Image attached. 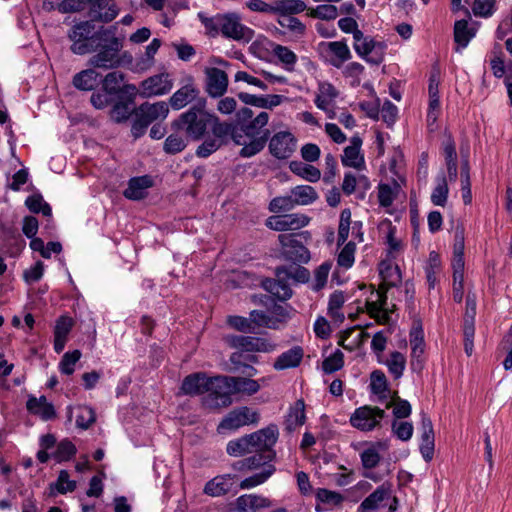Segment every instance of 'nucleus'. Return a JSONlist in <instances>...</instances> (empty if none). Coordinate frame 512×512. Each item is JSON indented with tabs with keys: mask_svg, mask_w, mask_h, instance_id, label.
Returning <instances> with one entry per match:
<instances>
[{
	"mask_svg": "<svg viewBox=\"0 0 512 512\" xmlns=\"http://www.w3.org/2000/svg\"><path fill=\"white\" fill-rule=\"evenodd\" d=\"M116 27L105 28L100 26L96 30L93 20L80 21L74 24L68 32L71 41V51L76 55H85L96 52L101 42H106L109 35L115 33Z\"/></svg>",
	"mask_w": 512,
	"mask_h": 512,
	"instance_id": "obj_1",
	"label": "nucleus"
},
{
	"mask_svg": "<svg viewBox=\"0 0 512 512\" xmlns=\"http://www.w3.org/2000/svg\"><path fill=\"white\" fill-rule=\"evenodd\" d=\"M213 120V114L206 110V99L199 98L186 112L182 113L173 126L193 140L201 139Z\"/></svg>",
	"mask_w": 512,
	"mask_h": 512,
	"instance_id": "obj_2",
	"label": "nucleus"
},
{
	"mask_svg": "<svg viewBox=\"0 0 512 512\" xmlns=\"http://www.w3.org/2000/svg\"><path fill=\"white\" fill-rule=\"evenodd\" d=\"M230 378L226 375L210 377L206 394L202 398L204 407L210 410L222 409L233 403Z\"/></svg>",
	"mask_w": 512,
	"mask_h": 512,
	"instance_id": "obj_3",
	"label": "nucleus"
},
{
	"mask_svg": "<svg viewBox=\"0 0 512 512\" xmlns=\"http://www.w3.org/2000/svg\"><path fill=\"white\" fill-rule=\"evenodd\" d=\"M169 113L168 104L164 101L145 102L134 110V121L131 132L135 138L141 137L147 127L158 120H164Z\"/></svg>",
	"mask_w": 512,
	"mask_h": 512,
	"instance_id": "obj_4",
	"label": "nucleus"
},
{
	"mask_svg": "<svg viewBox=\"0 0 512 512\" xmlns=\"http://www.w3.org/2000/svg\"><path fill=\"white\" fill-rule=\"evenodd\" d=\"M122 48L121 40L113 35L108 36L106 42H101V47L94 52L89 59V65L93 68L112 69L120 64L119 51Z\"/></svg>",
	"mask_w": 512,
	"mask_h": 512,
	"instance_id": "obj_5",
	"label": "nucleus"
},
{
	"mask_svg": "<svg viewBox=\"0 0 512 512\" xmlns=\"http://www.w3.org/2000/svg\"><path fill=\"white\" fill-rule=\"evenodd\" d=\"M385 416V410L377 406L364 405L353 412L350 424L360 431L368 432L380 427Z\"/></svg>",
	"mask_w": 512,
	"mask_h": 512,
	"instance_id": "obj_6",
	"label": "nucleus"
},
{
	"mask_svg": "<svg viewBox=\"0 0 512 512\" xmlns=\"http://www.w3.org/2000/svg\"><path fill=\"white\" fill-rule=\"evenodd\" d=\"M353 39L356 53L368 63L379 65L383 61L386 48L383 43L365 37L362 31H356Z\"/></svg>",
	"mask_w": 512,
	"mask_h": 512,
	"instance_id": "obj_7",
	"label": "nucleus"
},
{
	"mask_svg": "<svg viewBox=\"0 0 512 512\" xmlns=\"http://www.w3.org/2000/svg\"><path fill=\"white\" fill-rule=\"evenodd\" d=\"M386 506H388L389 511H396L398 499L391 495L389 488L381 485L361 502L357 512H372Z\"/></svg>",
	"mask_w": 512,
	"mask_h": 512,
	"instance_id": "obj_8",
	"label": "nucleus"
},
{
	"mask_svg": "<svg viewBox=\"0 0 512 512\" xmlns=\"http://www.w3.org/2000/svg\"><path fill=\"white\" fill-rule=\"evenodd\" d=\"M296 149L297 139L289 131L277 132L269 140V151L277 159H288Z\"/></svg>",
	"mask_w": 512,
	"mask_h": 512,
	"instance_id": "obj_9",
	"label": "nucleus"
},
{
	"mask_svg": "<svg viewBox=\"0 0 512 512\" xmlns=\"http://www.w3.org/2000/svg\"><path fill=\"white\" fill-rule=\"evenodd\" d=\"M220 32L226 38L233 40L250 41L253 37V31L241 23L240 17L235 14H224L222 16Z\"/></svg>",
	"mask_w": 512,
	"mask_h": 512,
	"instance_id": "obj_10",
	"label": "nucleus"
},
{
	"mask_svg": "<svg viewBox=\"0 0 512 512\" xmlns=\"http://www.w3.org/2000/svg\"><path fill=\"white\" fill-rule=\"evenodd\" d=\"M310 218L302 213L271 216L266 226L275 231L298 230L308 225Z\"/></svg>",
	"mask_w": 512,
	"mask_h": 512,
	"instance_id": "obj_11",
	"label": "nucleus"
},
{
	"mask_svg": "<svg viewBox=\"0 0 512 512\" xmlns=\"http://www.w3.org/2000/svg\"><path fill=\"white\" fill-rule=\"evenodd\" d=\"M228 344L233 348H238L246 352H264L269 353L275 350L276 345L266 339L233 335L227 337Z\"/></svg>",
	"mask_w": 512,
	"mask_h": 512,
	"instance_id": "obj_12",
	"label": "nucleus"
},
{
	"mask_svg": "<svg viewBox=\"0 0 512 512\" xmlns=\"http://www.w3.org/2000/svg\"><path fill=\"white\" fill-rule=\"evenodd\" d=\"M259 415L249 407H241L232 410L221 421L219 428L234 430L242 426L257 423Z\"/></svg>",
	"mask_w": 512,
	"mask_h": 512,
	"instance_id": "obj_13",
	"label": "nucleus"
},
{
	"mask_svg": "<svg viewBox=\"0 0 512 512\" xmlns=\"http://www.w3.org/2000/svg\"><path fill=\"white\" fill-rule=\"evenodd\" d=\"M88 15L91 20L101 23L112 22L119 14V8L113 0H91Z\"/></svg>",
	"mask_w": 512,
	"mask_h": 512,
	"instance_id": "obj_14",
	"label": "nucleus"
},
{
	"mask_svg": "<svg viewBox=\"0 0 512 512\" xmlns=\"http://www.w3.org/2000/svg\"><path fill=\"white\" fill-rule=\"evenodd\" d=\"M288 269L286 267L277 268L276 279H267L263 285L264 288L279 300H287L292 296V290L288 283Z\"/></svg>",
	"mask_w": 512,
	"mask_h": 512,
	"instance_id": "obj_15",
	"label": "nucleus"
},
{
	"mask_svg": "<svg viewBox=\"0 0 512 512\" xmlns=\"http://www.w3.org/2000/svg\"><path fill=\"white\" fill-rule=\"evenodd\" d=\"M269 135V130L263 133V137H246L242 134L235 133L233 140L237 145L242 146L239 155L244 158H250L263 150L269 139Z\"/></svg>",
	"mask_w": 512,
	"mask_h": 512,
	"instance_id": "obj_16",
	"label": "nucleus"
},
{
	"mask_svg": "<svg viewBox=\"0 0 512 512\" xmlns=\"http://www.w3.org/2000/svg\"><path fill=\"white\" fill-rule=\"evenodd\" d=\"M277 437L278 431L275 426H270L249 434L253 453L273 451L272 447L275 445Z\"/></svg>",
	"mask_w": 512,
	"mask_h": 512,
	"instance_id": "obj_17",
	"label": "nucleus"
},
{
	"mask_svg": "<svg viewBox=\"0 0 512 512\" xmlns=\"http://www.w3.org/2000/svg\"><path fill=\"white\" fill-rule=\"evenodd\" d=\"M171 89L172 82L169 80L168 75H154L142 81L140 86V95L143 97L164 95L168 93Z\"/></svg>",
	"mask_w": 512,
	"mask_h": 512,
	"instance_id": "obj_18",
	"label": "nucleus"
},
{
	"mask_svg": "<svg viewBox=\"0 0 512 512\" xmlns=\"http://www.w3.org/2000/svg\"><path fill=\"white\" fill-rule=\"evenodd\" d=\"M228 76L219 68L206 69V91L211 97H221L227 91Z\"/></svg>",
	"mask_w": 512,
	"mask_h": 512,
	"instance_id": "obj_19",
	"label": "nucleus"
},
{
	"mask_svg": "<svg viewBox=\"0 0 512 512\" xmlns=\"http://www.w3.org/2000/svg\"><path fill=\"white\" fill-rule=\"evenodd\" d=\"M209 379L205 372L192 373L183 379L181 391L189 396L206 394Z\"/></svg>",
	"mask_w": 512,
	"mask_h": 512,
	"instance_id": "obj_20",
	"label": "nucleus"
},
{
	"mask_svg": "<svg viewBox=\"0 0 512 512\" xmlns=\"http://www.w3.org/2000/svg\"><path fill=\"white\" fill-rule=\"evenodd\" d=\"M441 149L447 166L448 178L450 181H455L458 175L457 153L454 139L450 133L445 134Z\"/></svg>",
	"mask_w": 512,
	"mask_h": 512,
	"instance_id": "obj_21",
	"label": "nucleus"
},
{
	"mask_svg": "<svg viewBox=\"0 0 512 512\" xmlns=\"http://www.w3.org/2000/svg\"><path fill=\"white\" fill-rule=\"evenodd\" d=\"M275 458L274 451L258 452L253 456L239 460L233 464L234 469L238 471L246 470H257L261 468V471L266 465H272L271 462Z\"/></svg>",
	"mask_w": 512,
	"mask_h": 512,
	"instance_id": "obj_22",
	"label": "nucleus"
},
{
	"mask_svg": "<svg viewBox=\"0 0 512 512\" xmlns=\"http://www.w3.org/2000/svg\"><path fill=\"white\" fill-rule=\"evenodd\" d=\"M199 93V89L192 82H189L171 96L170 105L173 109L179 110L193 101L196 102L200 98L198 97Z\"/></svg>",
	"mask_w": 512,
	"mask_h": 512,
	"instance_id": "obj_23",
	"label": "nucleus"
},
{
	"mask_svg": "<svg viewBox=\"0 0 512 512\" xmlns=\"http://www.w3.org/2000/svg\"><path fill=\"white\" fill-rule=\"evenodd\" d=\"M362 139L359 136H353L350 145L344 149L342 164L347 167L360 169L364 165V157L360 154Z\"/></svg>",
	"mask_w": 512,
	"mask_h": 512,
	"instance_id": "obj_24",
	"label": "nucleus"
},
{
	"mask_svg": "<svg viewBox=\"0 0 512 512\" xmlns=\"http://www.w3.org/2000/svg\"><path fill=\"white\" fill-rule=\"evenodd\" d=\"M26 407L28 411L34 415L39 416L42 420L48 421L56 416V412L52 403L47 401L45 396L30 397L27 401Z\"/></svg>",
	"mask_w": 512,
	"mask_h": 512,
	"instance_id": "obj_25",
	"label": "nucleus"
},
{
	"mask_svg": "<svg viewBox=\"0 0 512 512\" xmlns=\"http://www.w3.org/2000/svg\"><path fill=\"white\" fill-rule=\"evenodd\" d=\"M153 180L150 176L144 175L130 179L128 187L124 191V196L131 200L143 199L147 194V189L152 187Z\"/></svg>",
	"mask_w": 512,
	"mask_h": 512,
	"instance_id": "obj_26",
	"label": "nucleus"
},
{
	"mask_svg": "<svg viewBox=\"0 0 512 512\" xmlns=\"http://www.w3.org/2000/svg\"><path fill=\"white\" fill-rule=\"evenodd\" d=\"M304 356V351L300 346H294L288 351L283 352L275 360L273 367L275 370H285L297 367Z\"/></svg>",
	"mask_w": 512,
	"mask_h": 512,
	"instance_id": "obj_27",
	"label": "nucleus"
},
{
	"mask_svg": "<svg viewBox=\"0 0 512 512\" xmlns=\"http://www.w3.org/2000/svg\"><path fill=\"white\" fill-rule=\"evenodd\" d=\"M232 395L242 394L246 396H252L256 394L261 385L258 380H253L248 377H240V376H229Z\"/></svg>",
	"mask_w": 512,
	"mask_h": 512,
	"instance_id": "obj_28",
	"label": "nucleus"
},
{
	"mask_svg": "<svg viewBox=\"0 0 512 512\" xmlns=\"http://www.w3.org/2000/svg\"><path fill=\"white\" fill-rule=\"evenodd\" d=\"M269 114L267 112H260L252 120L243 122L240 130L243 136L246 137H263V133L267 130L264 127L268 124Z\"/></svg>",
	"mask_w": 512,
	"mask_h": 512,
	"instance_id": "obj_29",
	"label": "nucleus"
},
{
	"mask_svg": "<svg viewBox=\"0 0 512 512\" xmlns=\"http://www.w3.org/2000/svg\"><path fill=\"white\" fill-rule=\"evenodd\" d=\"M235 505L239 512H255L259 509L269 507L270 501L259 495L246 494L238 497Z\"/></svg>",
	"mask_w": 512,
	"mask_h": 512,
	"instance_id": "obj_30",
	"label": "nucleus"
},
{
	"mask_svg": "<svg viewBox=\"0 0 512 512\" xmlns=\"http://www.w3.org/2000/svg\"><path fill=\"white\" fill-rule=\"evenodd\" d=\"M234 484L231 475L216 476L208 481L204 487V492L212 497H218L229 492Z\"/></svg>",
	"mask_w": 512,
	"mask_h": 512,
	"instance_id": "obj_31",
	"label": "nucleus"
},
{
	"mask_svg": "<svg viewBox=\"0 0 512 512\" xmlns=\"http://www.w3.org/2000/svg\"><path fill=\"white\" fill-rule=\"evenodd\" d=\"M99 77L100 74L90 68L75 74L72 83L79 90L91 91L99 85Z\"/></svg>",
	"mask_w": 512,
	"mask_h": 512,
	"instance_id": "obj_32",
	"label": "nucleus"
},
{
	"mask_svg": "<svg viewBox=\"0 0 512 512\" xmlns=\"http://www.w3.org/2000/svg\"><path fill=\"white\" fill-rule=\"evenodd\" d=\"M337 96L338 91L332 84L328 82H321L318 86L315 105L317 108L323 111H327L328 107L334 102Z\"/></svg>",
	"mask_w": 512,
	"mask_h": 512,
	"instance_id": "obj_33",
	"label": "nucleus"
},
{
	"mask_svg": "<svg viewBox=\"0 0 512 512\" xmlns=\"http://www.w3.org/2000/svg\"><path fill=\"white\" fill-rule=\"evenodd\" d=\"M72 325V319L69 317L63 316L57 321L54 329V349L57 353L63 351Z\"/></svg>",
	"mask_w": 512,
	"mask_h": 512,
	"instance_id": "obj_34",
	"label": "nucleus"
},
{
	"mask_svg": "<svg viewBox=\"0 0 512 512\" xmlns=\"http://www.w3.org/2000/svg\"><path fill=\"white\" fill-rule=\"evenodd\" d=\"M328 51L332 54L330 64L336 68H340L344 62L351 58V52L342 41H333L327 43Z\"/></svg>",
	"mask_w": 512,
	"mask_h": 512,
	"instance_id": "obj_35",
	"label": "nucleus"
},
{
	"mask_svg": "<svg viewBox=\"0 0 512 512\" xmlns=\"http://www.w3.org/2000/svg\"><path fill=\"white\" fill-rule=\"evenodd\" d=\"M306 4L302 0H274L273 14L293 15L305 11Z\"/></svg>",
	"mask_w": 512,
	"mask_h": 512,
	"instance_id": "obj_36",
	"label": "nucleus"
},
{
	"mask_svg": "<svg viewBox=\"0 0 512 512\" xmlns=\"http://www.w3.org/2000/svg\"><path fill=\"white\" fill-rule=\"evenodd\" d=\"M411 356L421 363L425 351L424 332L421 324L415 325L410 332Z\"/></svg>",
	"mask_w": 512,
	"mask_h": 512,
	"instance_id": "obj_37",
	"label": "nucleus"
},
{
	"mask_svg": "<svg viewBox=\"0 0 512 512\" xmlns=\"http://www.w3.org/2000/svg\"><path fill=\"white\" fill-rule=\"evenodd\" d=\"M305 419V403L304 400L299 399L289 410V413L286 417V428L289 431H293L296 428L302 426L305 422Z\"/></svg>",
	"mask_w": 512,
	"mask_h": 512,
	"instance_id": "obj_38",
	"label": "nucleus"
},
{
	"mask_svg": "<svg viewBox=\"0 0 512 512\" xmlns=\"http://www.w3.org/2000/svg\"><path fill=\"white\" fill-rule=\"evenodd\" d=\"M289 169L297 176L309 181L317 182L321 177V172L318 168L303 163L301 161H292L289 164Z\"/></svg>",
	"mask_w": 512,
	"mask_h": 512,
	"instance_id": "obj_39",
	"label": "nucleus"
},
{
	"mask_svg": "<svg viewBox=\"0 0 512 512\" xmlns=\"http://www.w3.org/2000/svg\"><path fill=\"white\" fill-rule=\"evenodd\" d=\"M380 276L384 287H394L401 281V272L397 265L382 262L379 268Z\"/></svg>",
	"mask_w": 512,
	"mask_h": 512,
	"instance_id": "obj_40",
	"label": "nucleus"
},
{
	"mask_svg": "<svg viewBox=\"0 0 512 512\" xmlns=\"http://www.w3.org/2000/svg\"><path fill=\"white\" fill-rule=\"evenodd\" d=\"M296 206L309 205L318 199L316 190L309 185H299L291 189Z\"/></svg>",
	"mask_w": 512,
	"mask_h": 512,
	"instance_id": "obj_41",
	"label": "nucleus"
},
{
	"mask_svg": "<svg viewBox=\"0 0 512 512\" xmlns=\"http://www.w3.org/2000/svg\"><path fill=\"white\" fill-rule=\"evenodd\" d=\"M370 388L372 393L378 395V400L384 402L387 399L388 388L385 374L380 370L371 373Z\"/></svg>",
	"mask_w": 512,
	"mask_h": 512,
	"instance_id": "obj_42",
	"label": "nucleus"
},
{
	"mask_svg": "<svg viewBox=\"0 0 512 512\" xmlns=\"http://www.w3.org/2000/svg\"><path fill=\"white\" fill-rule=\"evenodd\" d=\"M275 472L274 465H266L260 473L245 478L241 483L242 489H249L264 483Z\"/></svg>",
	"mask_w": 512,
	"mask_h": 512,
	"instance_id": "obj_43",
	"label": "nucleus"
},
{
	"mask_svg": "<svg viewBox=\"0 0 512 512\" xmlns=\"http://www.w3.org/2000/svg\"><path fill=\"white\" fill-rule=\"evenodd\" d=\"M249 435L243 436L237 440L230 441L227 444V453L231 456H241L247 453H253Z\"/></svg>",
	"mask_w": 512,
	"mask_h": 512,
	"instance_id": "obj_44",
	"label": "nucleus"
},
{
	"mask_svg": "<svg viewBox=\"0 0 512 512\" xmlns=\"http://www.w3.org/2000/svg\"><path fill=\"white\" fill-rule=\"evenodd\" d=\"M386 408L393 407V415L396 419H403L410 416L412 408L407 400H403L399 397H393L385 404Z\"/></svg>",
	"mask_w": 512,
	"mask_h": 512,
	"instance_id": "obj_45",
	"label": "nucleus"
},
{
	"mask_svg": "<svg viewBox=\"0 0 512 512\" xmlns=\"http://www.w3.org/2000/svg\"><path fill=\"white\" fill-rule=\"evenodd\" d=\"M461 190H462V198L464 203L470 204L472 195H471V181H470V167L467 159V155L463 160L461 167Z\"/></svg>",
	"mask_w": 512,
	"mask_h": 512,
	"instance_id": "obj_46",
	"label": "nucleus"
},
{
	"mask_svg": "<svg viewBox=\"0 0 512 512\" xmlns=\"http://www.w3.org/2000/svg\"><path fill=\"white\" fill-rule=\"evenodd\" d=\"M124 81V74L120 71L108 73L102 80L103 90L109 94H116L120 91L121 84Z\"/></svg>",
	"mask_w": 512,
	"mask_h": 512,
	"instance_id": "obj_47",
	"label": "nucleus"
},
{
	"mask_svg": "<svg viewBox=\"0 0 512 512\" xmlns=\"http://www.w3.org/2000/svg\"><path fill=\"white\" fill-rule=\"evenodd\" d=\"M54 489L61 494L72 492L76 489V482L69 479V473L66 470H61L57 481L50 484L51 495Z\"/></svg>",
	"mask_w": 512,
	"mask_h": 512,
	"instance_id": "obj_48",
	"label": "nucleus"
},
{
	"mask_svg": "<svg viewBox=\"0 0 512 512\" xmlns=\"http://www.w3.org/2000/svg\"><path fill=\"white\" fill-rule=\"evenodd\" d=\"M77 452L76 446L68 439L58 443L56 451L51 455L57 462L68 461Z\"/></svg>",
	"mask_w": 512,
	"mask_h": 512,
	"instance_id": "obj_49",
	"label": "nucleus"
},
{
	"mask_svg": "<svg viewBox=\"0 0 512 512\" xmlns=\"http://www.w3.org/2000/svg\"><path fill=\"white\" fill-rule=\"evenodd\" d=\"M473 36L474 33L468 29L467 21L459 20L455 23L454 40L459 46L466 47Z\"/></svg>",
	"mask_w": 512,
	"mask_h": 512,
	"instance_id": "obj_50",
	"label": "nucleus"
},
{
	"mask_svg": "<svg viewBox=\"0 0 512 512\" xmlns=\"http://www.w3.org/2000/svg\"><path fill=\"white\" fill-rule=\"evenodd\" d=\"M222 14H217L213 17L206 16L205 13L199 12L198 18L206 29L209 36L215 37L221 30Z\"/></svg>",
	"mask_w": 512,
	"mask_h": 512,
	"instance_id": "obj_51",
	"label": "nucleus"
},
{
	"mask_svg": "<svg viewBox=\"0 0 512 512\" xmlns=\"http://www.w3.org/2000/svg\"><path fill=\"white\" fill-rule=\"evenodd\" d=\"M296 207L293 194L275 197L270 201L269 210L273 213L290 211Z\"/></svg>",
	"mask_w": 512,
	"mask_h": 512,
	"instance_id": "obj_52",
	"label": "nucleus"
},
{
	"mask_svg": "<svg viewBox=\"0 0 512 512\" xmlns=\"http://www.w3.org/2000/svg\"><path fill=\"white\" fill-rule=\"evenodd\" d=\"M405 364V356L398 351L391 353L390 358L387 360L388 369L396 379L402 376L405 369Z\"/></svg>",
	"mask_w": 512,
	"mask_h": 512,
	"instance_id": "obj_53",
	"label": "nucleus"
},
{
	"mask_svg": "<svg viewBox=\"0 0 512 512\" xmlns=\"http://www.w3.org/2000/svg\"><path fill=\"white\" fill-rule=\"evenodd\" d=\"M28 209L33 213L41 212L44 216L51 215V207L47 204L43 197L39 194L29 196L25 201Z\"/></svg>",
	"mask_w": 512,
	"mask_h": 512,
	"instance_id": "obj_54",
	"label": "nucleus"
},
{
	"mask_svg": "<svg viewBox=\"0 0 512 512\" xmlns=\"http://www.w3.org/2000/svg\"><path fill=\"white\" fill-rule=\"evenodd\" d=\"M308 15L317 19L333 20L338 16V10L334 5L322 4L309 9Z\"/></svg>",
	"mask_w": 512,
	"mask_h": 512,
	"instance_id": "obj_55",
	"label": "nucleus"
},
{
	"mask_svg": "<svg viewBox=\"0 0 512 512\" xmlns=\"http://www.w3.org/2000/svg\"><path fill=\"white\" fill-rule=\"evenodd\" d=\"M357 184H363L365 187L369 186L368 179L365 176L360 175L359 177H357L354 173L347 172L344 175L342 191L346 195H351L352 193L355 192Z\"/></svg>",
	"mask_w": 512,
	"mask_h": 512,
	"instance_id": "obj_56",
	"label": "nucleus"
},
{
	"mask_svg": "<svg viewBox=\"0 0 512 512\" xmlns=\"http://www.w3.org/2000/svg\"><path fill=\"white\" fill-rule=\"evenodd\" d=\"M273 52L274 55L286 66L288 71H292L294 69L297 56L292 50L285 46L277 45L273 49Z\"/></svg>",
	"mask_w": 512,
	"mask_h": 512,
	"instance_id": "obj_57",
	"label": "nucleus"
},
{
	"mask_svg": "<svg viewBox=\"0 0 512 512\" xmlns=\"http://www.w3.org/2000/svg\"><path fill=\"white\" fill-rule=\"evenodd\" d=\"M132 114H134V110L131 109L129 103L125 102H117L110 111V117L116 123L127 121Z\"/></svg>",
	"mask_w": 512,
	"mask_h": 512,
	"instance_id": "obj_58",
	"label": "nucleus"
},
{
	"mask_svg": "<svg viewBox=\"0 0 512 512\" xmlns=\"http://www.w3.org/2000/svg\"><path fill=\"white\" fill-rule=\"evenodd\" d=\"M425 271L429 288H434L437 282V274L440 272V260L437 253L431 252L429 254V265Z\"/></svg>",
	"mask_w": 512,
	"mask_h": 512,
	"instance_id": "obj_59",
	"label": "nucleus"
},
{
	"mask_svg": "<svg viewBox=\"0 0 512 512\" xmlns=\"http://www.w3.org/2000/svg\"><path fill=\"white\" fill-rule=\"evenodd\" d=\"M96 420L94 410L89 406H80L76 416V426L82 429H88Z\"/></svg>",
	"mask_w": 512,
	"mask_h": 512,
	"instance_id": "obj_60",
	"label": "nucleus"
},
{
	"mask_svg": "<svg viewBox=\"0 0 512 512\" xmlns=\"http://www.w3.org/2000/svg\"><path fill=\"white\" fill-rule=\"evenodd\" d=\"M476 315V295L468 292L466 297V309L463 319V328H474V320Z\"/></svg>",
	"mask_w": 512,
	"mask_h": 512,
	"instance_id": "obj_61",
	"label": "nucleus"
},
{
	"mask_svg": "<svg viewBox=\"0 0 512 512\" xmlns=\"http://www.w3.org/2000/svg\"><path fill=\"white\" fill-rule=\"evenodd\" d=\"M350 225L351 211L350 209H344L340 214V221L338 227V245L344 244L348 239Z\"/></svg>",
	"mask_w": 512,
	"mask_h": 512,
	"instance_id": "obj_62",
	"label": "nucleus"
},
{
	"mask_svg": "<svg viewBox=\"0 0 512 512\" xmlns=\"http://www.w3.org/2000/svg\"><path fill=\"white\" fill-rule=\"evenodd\" d=\"M448 185L445 177H442L431 194V201L434 205L444 206L448 197Z\"/></svg>",
	"mask_w": 512,
	"mask_h": 512,
	"instance_id": "obj_63",
	"label": "nucleus"
},
{
	"mask_svg": "<svg viewBox=\"0 0 512 512\" xmlns=\"http://www.w3.org/2000/svg\"><path fill=\"white\" fill-rule=\"evenodd\" d=\"M393 434L402 441H408L413 435V425L408 421H397L392 422Z\"/></svg>",
	"mask_w": 512,
	"mask_h": 512,
	"instance_id": "obj_64",
	"label": "nucleus"
}]
</instances>
